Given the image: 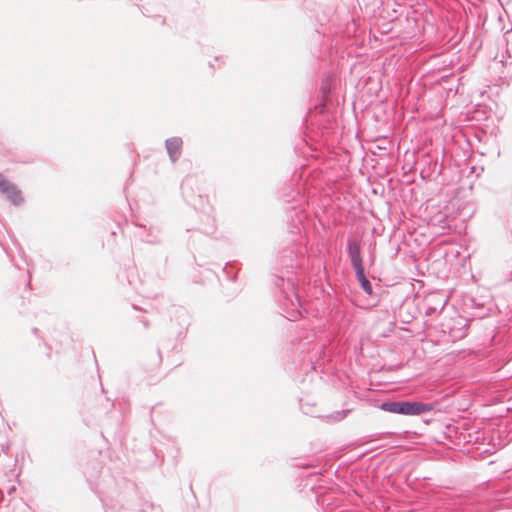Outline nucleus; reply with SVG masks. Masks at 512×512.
<instances>
[{"label":"nucleus","instance_id":"dca6fc26","mask_svg":"<svg viewBox=\"0 0 512 512\" xmlns=\"http://www.w3.org/2000/svg\"><path fill=\"white\" fill-rule=\"evenodd\" d=\"M90 489L95 491L96 494H98V492L95 490V488L93 486H91Z\"/></svg>","mask_w":512,"mask_h":512},{"label":"nucleus","instance_id":"0eeeda50","mask_svg":"<svg viewBox=\"0 0 512 512\" xmlns=\"http://www.w3.org/2000/svg\"><path fill=\"white\" fill-rule=\"evenodd\" d=\"M137 512H163L160 505H155L152 502L144 501L141 508Z\"/></svg>","mask_w":512,"mask_h":512},{"label":"nucleus","instance_id":"39448f33","mask_svg":"<svg viewBox=\"0 0 512 512\" xmlns=\"http://www.w3.org/2000/svg\"><path fill=\"white\" fill-rule=\"evenodd\" d=\"M182 147V140L180 138H171L166 141V148L171 160L174 162L178 159Z\"/></svg>","mask_w":512,"mask_h":512},{"label":"nucleus","instance_id":"7ed1b4c3","mask_svg":"<svg viewBox=\"0 0 512 512\" xmlns=\"http://www.w3.org/2000/svg\"><path fill=\"white\" fill-rule=\"evenodd\" d=\"M433 409V405L429 403L404 401L403 415L417 416L429 413Z\"/></svg>","mask_w":512,"mask_h":512},{"label":"nucleus","instance_id":"9b49d317","mask_svg":"<svg viewBox=\"0 0 512 512\" xmlns=\"http://www.w3.org/2000/svg\"><path fill=\"white\" fill-rule=\"evenodd\" d=\"M407 484H409V487L410 488H414L415 487V484H417L418 482L416 481H413V482H406Z\"/></svg>","mask_w":512,"mask_h":512},{"label":"nucleus","instance_id":"f03ea898","mask_svg":"<svg viewBox=\"0 0 512 512\" xmlns=\"http://www.w3.org/2000/svg\"><path fill=\"white\" fill-rule=\"evenodd\" d=\"M0 192L5 194L15 205H18L23 201L21 191L15 184L5 179L3 175H0Z\"/></svg>","mask_w":512,"mask_h":512},{"label":"nucleus","instance_id":"423d86ee","mask_svg":"<svg viewBox=\"0 0 512 512\" xmlns=\"http://www.w3.org/2000/svg\"><path fill=\"white\" fill-rule=\"evenodd\" d=\"M380 407L384 411L403 415L404 401H402V402H384L381 404Z\"/></svg>","mask_w":512,"mask_h":512},{"label":"nucleus","instance_id":"f3484780","mask_svg":"<svg viewBox=\"0 0 512 512\" xmlns=\"http://www.w3.org/2000/svg\"><path fill=\"white\" fill-rule=\"evenodd\" d=\"M100 501L104 504L103 498L99 495Z\"/></svg>","mask_w":512,"mask_h":512},{"label":"nucleus","instance_id":"6e6552de","mask_svg":"<svg viewBox=\"0 0 512 512\" xmlns=\"http://www.w3.org/2000/svg\"><path fill=\"white\" fill-rule=\"evenodd\" d=\"M357 275V278L358 280L360 281L361 283V286L362 288L368 293V294H371L372 292V288H371V284L370 282L366 279L365 275H364V269L361 268V274H356Z\"/></svg>","mask_w":512,"mask_h":512},{"label":"nucleus","instance_id":"f257e3e1","mask_svg":"<svg viewBox=\"0 0 512 512\" xmlns=\"http://www.w3.org/2000/svg\"><path fill=\"white\" fill-rule=\"evenodd\" d=\"M360 482H342L340 486L337 482H326L327 485L309 486L310 500L314 499L323 512H356L349 507V503L354 501V496H358V490L354 486Z\"/></svg>","mask_w":512,"mask_h":512},{"label":"nucleus","instance_id":"1a4fd4ad","mask_svg":"<svg viewBox=\"0 0 512 512\" xmlns=\"http://www.w3.org/2000/svg\"><path fill=\"white\" fill-rule=\"evenodd\" d=\"M16 486L15 485H12L10 487L7 488V494L8 496H11L15 491H16Z\"/></svg>","mask_w":512,"mask_h":512},{"label":"nucleus","instance_id":"20e7f679","mask_svg":"<svg viewBox=\"0 0 512 512\" xmlns=\"http://www.w3.org/2000/svg\"><path fill=\"white\" fill-rule=\"evenodd\" d=\"M349 256L351 258V262L356 271V274H361V268H363V265L360 255V247L358 244L353 243L349 245Z\"/></svg>","mask_w":512,"mask_h":512},{"label":"nucleus","instance_id":"9d476101","mask_svg":"<svg viewBox=\"0 0 512 512\" xmlns=\"http://www.w3.org/2000/svg\"><path fill=\"white\" fill-rule=\"evenodd\" d=\"M2 502H7L6 505L8 506L11 502V499H6V497L2 494Z\"/></svg>","mask_w":512,"mask_h":512},{"label":"nucleus","instance_id":"f8f14e48","mask_svg":"<svg viewBox=\"0 0 512 512\" xmlns=\"http://www.w3.org/2000/svg\"><path fill=\"white\" fill-rule=\"evenodd\" d=\"M189 489H190V491L192 492V494L194 495V497H196L195 492H194V488H193V486H192V483H191V482L189 483Z\"/></svg>","mask_w":512,"mask_h":512},{"label":"nucleus","instance_id":"ddd939ff","mask_svg":"<svg viewBox=\"0 0 512 512\" xmlns=\"http://www.w3.org/2000/svg\"><path fill=\"white\" fill-rule=\"evenodd\" d=\"M308 484H309V482H306V484H304V487H302V488H301V491H304V490H305V488H307V487H308Z\"/></svg>","mask_w":512,"mask_h":512},{"label":"nucleus","instance_id":"2eb2a0df","mask_svg":"<svg viewBox=\"0 0 512 512\" xmlns=\"http://www.w3.org/2000/svg\"><path fill=\"white\" fill-rule=\"evenodd\" d=\"M308 484H309V482H306V484H304V487H302V488H301V491H304V490H305V488H307V487H308Z\"/></svg>","mask_w":512,"mask_h":512},{"label":"nucleus","instance_id":"4468645a","mask_svg":"<svg viewBox=\"0 0 512 512\" xmlns=\"http://www.w3.org/2000/svg\"><path fill=\"white\" fill-rule=\"evenodd\" d=\"M308 484H309V482H306V484H304V487H302V488H301V491H304V490H305V488H307V487H308Z\"/></svg>","mask_w":512,"mask_h":512}]
</instances>
